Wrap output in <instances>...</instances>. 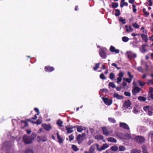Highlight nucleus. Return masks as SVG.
Here are the masks:
<instances>
[{"label": "nucleus", "instance_id": "nucleus-5", "mask_svg": "<svg viewBox=\"0 0 153 153\" xmlns=\"http://www.w3.org/2000/svg\"><path fill=\"white\" fill-rule=\"evenodd\" d=\"M102 128L104 134L106 136H107L112 132L111 131L109 130L105 126L102 127Z\"/></svg>", "mask_w": 153, "mask_h": 153}, {"label": "nucleus", "instance_id": "nucleus-11", "mask_svg": "<svg viewBox=\"0 0 153 153\" xmlns=\"http://www.w3.org/2000/svg\"><path fill=\"white\" fill-rule=\"evenodd\" d=\"M74 128V126H71L70 125L66 126V129L67 131V133L68 134H69L72 133L73 131L72 130V129Z\"/></svg>", "mask_w": 153, "mask_h": 153}, {"label": "nucleus", "instance_id": "nucleus-28", "mask_svg": "<svg viewBox=\"0 0 153 153\" xmlns=\"http://www.w3.org/2000/svg\"><path fill=\"white\" fill-rule=\"evenodd\" d=\"M108 120L110 123H115L116 122V120L114 118L109 117L108 118Z\"/></svg>", "mask_w": 153, "mask_h": 153}, {"label": "nucleus", "instance_id": "nucleus-21", "mask_svg": "<svg viewBox=\"0 0 153 153\" xmlns=\"http://www.w3.org/2000/svg\"><path fill=\"white\" fill-rule=\"evenodd\" d=\"M141 37L143 40L145 42H147L148 39L147 35H146L144 34H142L141 35Z\"/></svg>", "mask_w": 153, "mask_h": 153}, {"label": "nucleus", "instance_id": "nucleus-16", "mask_svg": "<svg viewBox=\"0 0 153 153\" xmlns=\"http://www.w3.org/2000/svg\"><path fill=\"white\" fill-rule=\"evenodd\" d=\"M10 142L9 141L6 142L4 143L2 145V149H7L8 147H9V144Z\"/></svg>", "mask_w": 153, "mask_h": 153}, {"label": "nucleus", "instance_id": "nucleus-61", "mask_svg": "<svg viewBox=\"0 0 153 153\" xmlns=\"http://www.w3.org/2000/svg\"><path fill=\"white\" fill-rule=\"evenodd\" d=\"M84 153H94V152L89 149V151H85Z\"/></svg>", "mask_w": 153, "mask_h": 153}, {"label": "nucleus", "instance_id": "nucleus-48", "mask_svg": "<svg viewBox=\"0 0 153 153\" xmlns=\"http://www.w3.org/2000/svg\"><path fill=\"white\" fill-rule=\"evenodd\" d=\"M143 11L144 12V14L146 15L145 16H147L149 15V13L146 11V10L145 9H143Z\"/></svg>", "mask_w": 153, "mask_h": 153}, {"label": "nucleus", "instance_id": "nucleus-27", "mask_svg": "<svg viewBox=\"0 0 153 153\" xmlns=\"http://www.w3.org/2000/svg\"><path fill=\"white\" fill-rule=\"evenodd\" d=\"M126 31L129 33L130 32H132L133 31V29L132 28L131 26H129L128 28L126 29Z\"/></svg>", "mask_w": 153, "mask_h": 153}, {"label": "nucleus", "instance_id": "nucleus-25", "mask_svg": "<svg viewBox=\"0 0 153 153\" xmlns=\"http://www.w3.org/2000/svg\"><path fill=\"white\" fill-rule=\"evenodd\" d=\"M77 131L79 132H81L83 130V128L81 126H76ZM84 128V127H83Z\"/></svg>", "mask_w": 153, "mask_h": 153}, {"label": "nucleus", "instance_id": "nucleus-1", "mask_svg": "<svg viewBox=\"0 0 153 153\" xmlns=\"http://www.w3.org/2000/svg\"><path fill=\"white\" fill-rule=\"evenodd\" d=\"M36 137V136L34 134H32L31 136L25 135L23 137V140L24 143L29 144L32 142Z\"/></svg>", "mask_w": 153, "mask_h": 153}, {"label": "nucleus", "instance_id": "nucleus-38", "mask_svg": "<svg viewBox=\"0 0 153 153\" xmlns=\"http://www.w3.org/2000/svg\"><path fill=\"white\" fill-rule=\"evenodd\" d=\"M95 138L97 139L103 140V137L102 135H99L95 136Z\"/></svg>", "mask_w": 153, "mask_h": 153}, {"label": "nucleus", "instance_id": "nucleus-15", "mask_svg": "<svg viewBox=\"0 0 153 153\" xmlns=\"http://www.w3.org/2000/svg\"><path fill=\"white\" fill-rule=\"evenodd\" d=\"M42 126L47 131L50 130L52 128V127L50 125L43 124L42 125Z\"/></svg>", "mask_w": 153, "mask_h": 153}, {"label": "nucleus", "instance_id": "nucleus-42", "mask_svg": "<svg viewBox=\"0 0 153 153\" xmlns=\"http://www.w3.org/2000/svg\"><path fill=\"white\" fill-rule=\"evenodd\" d=\"M138 83L141 86H143L145 85L146 82H142L140 80H138Z\"/></svg>", "mask_w": 153, "mask_h": 153}, {"label": "nucleus", "instance_id": "nucleus-23", "mask_svg": "<svg viewBox=\"0 0 153 153\" xmlns=\"http://www.w3.org/2000/svg\"><path fill=\"white\" fill-rule=\"evenodd\" d=\"M114 97L118 99H121L123 98V97L121 96L118 94L117 93H114Z\"/></svg>", "mask_w": 153, "mask_h": 153}, {"label": "nucleus", "instance_id": "nucleus-20", "mask_svg": "<svg viewBox=\"0 0 153 153\" xmlns=\"http://www.w3.org/2000/svg\"><path fill=\"white\" fill-rule=\"evenodd\" d=\"M107 140L108 142L116 143L117 142V140L114 138L112 137H109L107 138Z\"/></svg>", "mask_w": 153, "mask_h": 153}, {"label": "nucleus", "instance_id": "nucleus-55", "mask_svg": "<svg viewBox=\"0 0 153 153\" xmlns=\"http://www.w3.org/2000/svg\"><path fill=\"white\" fill-rule=\"evenodd\" d=\"M148 2V4L149 6H152V2L151 0H149Z\"/></svg>", "mask_w": 153, "mask_h": 153}, {"label": "nucleus", "instance_id": "nucleus-8", "mask_svg": "<svg viewBox=\"0 0 153 153\" xmlns=\"http://www.w3.org/2000/svg\"><path fill=\"white\" fill-rule=\"evenodd\" d=\"M118 75L119 77L117 78V82L118 84H119L120 82H121L122 80V78L124 75V73L122 72H120L118 74Z\"/></svg>", "mask_w": 153, "mask_h": 153}, {"label": "nucleus", "instance_id": "nucleus-29", "mask_svg": "<svg viewBox=\"0 0 153 153\" xmlns=\"http://www.w3.org/2000/svg\"><path fill=\"white\" fill-rule=\"evenodd\" d=\"M111 149L112 151L114 152L117 151L118 150V147L116 146H112Z\"/></svg>", "mask_w": 153, "mask_h": 153}, {"label": "nucleus", "instance_id": "nucleus-60", "mask_svg": "<svg viewBox=\"0 0 153 153\" xmlns=\"http://www.w3.org/2000/svg\"><path fill=\"white\" fill-rule=\"evenodd\" d=\"M34 110L36 112L38 113L37 115H39V109L38 108H34Z\"/></svg>", "mask_w": 153, "mask_h": 153}, {"label": "nucleus", "instance_id": "nucleus-24", "mask_svg": "<svg viewBox=\"0 0 153 153\" xmlns=\"http://www.w3.org/2000/svg\"><path fill=\"white\" fill-rule=\"evenodd\" d=\"M141 151L139 150L133 149L131 151L130 153H140Z\"/></svg>", "mask_w": 153, "mask_h": 153}, {"label": "nucleus", "instance_id": "nucleus-30", "mask_svg": "<svg viewBox=\"0 0 153 153\" xmlns=\"http://www.w3.org/2000/svg\"><path fill=\"white\" fill-rule=\"evenodd\" d=\"M108 86L109 87H111L113 88H116V85L113 82H109L108 84Z\"/></svg>", "mask_w": 153, "mask_h": 153}, {"label": "nucleus", "instance_id": "nucleus-53", "mask_svg": "<svg viewBox=\"0 0 153 153\" xmlns=\"http://www.w3.org/2000/svg\"><path fill=\"white\" fill-rule=\"evenodd\" d=\"M127 74L129 78L132 79V78H133V76L131 74V73L130 72H128L127 73Z\"/></svg>", "mask_w": 153, "mask_h": 153}, {"label": "nucleus", "instance_id": "nucleus-19", "mask_svg": "<svg viewBox=\"0 0 153 153\" xmlns=\"http://www.w3.org/2000/svg\"><path fill=\"white\" fill-rule=\"evenodd\" d=\"M54 68L53 67L50 66L45 67V70L47 72H51L54 70Z\"/></svg>", "mask_w": 153, "mask_h": 153}, {"label": "nucleus", "instance_id": "nucleus-31", "mask_svg": "<svg viewBox=\"0 0 153 153\" xmlns=\"http://www.w3.org/2000/svg\"><path fill=\"white\" fill-rule=\"evenodd\" d=\"M129 39L126 36H123L122 38V41L124 42H127Z\"/></svg>", "mask_w": 153, "mask_h": 153}, {"label": "nucleus", "instance_id": "nucleus-64", "mask_svg": "<svg viewBox=\"0 0 153 153\" xmlns=\"http://www.w3.org/2000/svg\"><path fill=\"white\" fill-rule=\"evenodd\" d=\"M122 85L123 86L125 87L127 85V84L126 82H123L122 83Z\"/></svg>", "mask_w": 153, "mask_h": 153}, {"label": "nucleus", "instance_id": "nucleus-33", "mask_svg": "<svg viewBox=\"0 0 153 153\" xmlns=\"http://www.w3.org/2000/svg\"><path fill=\"white\" fill-rule=\"evenodd\" d=\"M115 77V75L113 73H111L109 75V78L113 80Z\"/></svg>", "mask_w": 153, "mask_h": 153}, {"label": "nucleus", "instance_id": "nucleus-58", "mask_svg": "<svg viewBox=\"0 0 153 153\" xmlns=\"http://www.w3.org/2000/svg\"><path fill=\"white\" fill-rule=\"evenodd\" d=\"M69 138L70 139V140L71 141L73 140L74 139V137L72 134H71L69 136Z\"/></svg>", "mask_w": 153, "mask_h": 153}, {"label": "nucleus", "instance_id": "nucleus-36", "mask_svg": "<svg viewBox=\"0 0 153 153\" xmlns=\"http://www.w3.org/2000/svg\"><path fill=\"white\" fill-rule=\"evenodd\" d=\"M115 12L116 13H115V15L116 16H118L120 15V10L119 9H116L115 10Z\"/></svg>", "mask_w": 153, "mask_h": 153}, {"label": "nucleus", "instance_id": "nucleus-22", "mask_svg": "<svg viewBox=\"0 0 153 153\" xmlns=\"http://www.w3.org/2000/svg\"><path fill=\"white\" fill-rule=\"evenodd\" d=\"M148 113L149 115L151 116L153 115V107H150L148 111Z\"/></svg>", "mask_w": 153, "mask_h": 153}, {"label": "nucleus", "instance_id": "nucleus-14", "mask_svg": "<svg viewBox=\"0 0 153 153\" xmlns=\"http://www.w3.org/2000/svg\"><path fill=\"white\" fill-rule=\"evenodd\" d=\"M141 91L140 88L137 87H134L132 90V93L134 94H136L140 92Z\"/></svg>", "mask_w": 153, "mask_h": 153}, {"label": "nucleus", "instance_id": "nucleus-44", "mask_svg": "<svg viewBox=\"0 0 153 153\" xmlns=\"http://www.w3.org/2000/svg\"><path fill=\"white\" fill-rule=\"evenodd\" d=\"M151 106H144L143 108V109L144 111H148L149 110V108H150Z\"/></svg>", "mask_w": 153, "mask_h": 153}, {"label": "nucleus", "instance_id": "nucleus-9", "mask_svg": "<svg viewBox=\"0 0 153 153\" xmlns=\"http://www.w3.org/2000/svg\"><path fill=\"white\" fill-rule=\"evenodd\" d=\"M120 126L126 130H129L130 129L128 125L125 123L120 122Z\"/></svg>", "mask_w": 153, "mask_h": 153}, {"label": "nucleus", "instance_id": "nucleus-13", "mask_svg": "<svg viewBox=\"0 0 153 153\" xmlns=\"http://www.w3.org/2000/svg\"><path fill=\"white\" fill-rule=\"evenodd\" d=\"M110 51L111 52H115L116 53H119V50L118 49H117L113 46H111Z\"/></svg>", "mask_w": 153, "mask_h": 153}, {"label": "nucleus", "instance_id": "nucleus-37", "mask_svg": "<svg viewBox=\"0 0 153 153\" xmlns=\"http://www.w3.org/2000/svg\"><path fill=\"white\" fill-rule=\"evenodd\" d=\"M119 21L120 22H122L123 24H125L126 23V19H123L122 17H120L119 19Z\"/></svg>", "mask_w": 153, "mask_h": 153}, {"label": "nucleus", "instance_id": "nucleus-26", "mask_svg": "<svg viewBox=\"0 0 153 153\" xmlns=\"http://www.w3.org/2000/svg\"><path fill=\"white\" fill-rule=\"evenodd\" d=\"M100 63L95 64V66L93 68V69L94 71H96L99 68Z\"/></svg>", "mask_w": 153, "mask_h": 153}, {"label": "nucleus", "instance_id": "nucleus-52", "mask_svg": "<svg viewBox=\"0 0 153 153\" xmlns=\"http://www.w3.org/2000/svg\"><path fill=\"white\" fill-rule=\"evenodd\" d=\"M133 111L135 114H137L139 112L138 110L137 109H136L135 107H134V109L133 110Z\"/></svg>", "mask_w": 153, "mask_h": 153}, {"label": "nucleus", "instance_id": "nucleus-10", "mask_svg": "<svg viewBox=\"0 0 153 153\" xmlns=\"http://www.w3.org/2000/svg\"><path fill=\"white\" fill-rule=\"evenodd\" d=\"M146 127L143 126H139L137 128V131L140 133H143L146 131Z\"/></svg>", "mask_w": 153, "mask_h": 153}, {"label": "nucleus", "instance_id": "nucleus-12", "mask_svg": "<svg viewBox=\"0 0 153 153\" xmlns=\"http://www.w3.org/2000/svg\"><path fill=\"white\" fill-rule=\"evenodd\" d=\"M146 46H148V45L146 44H143L142 45V47H140V50L141 52L145 53L146 51L147 50L145 48Z\"/></svg>", "mask_w": 153, "mask_h": 153}, {"label": "nucleus", "instance_id": "nucleus-41", "mask_svg": "<svg viewBox=\"0 0 153 153\" xmlns=\"http://www.w3.org/2000/svg\"><path fill=\"white\" fill-rule=\"evenodd\" d=\"M132 25L133 27L135 28H138L139 27V25H138L136 22L132 23Z\"/></svg>", "mask_w": 153, "mask_h": 153}, {"label": "nucleus", "instance_id": "nucleus-63", "mask_svg": "<svg viewBox=\"0 0 153 153\" xmlns=\"http://www.w3.org/2000/svg\"><path fill=\"white\" fill-rule=\"evenodd\" d=\"M149 91L151 93H153V88L152 87H150L149 88Z\"/></svg>", "mask_w": 153, "mask_h": 153}, {"label": "nucleus", "instance_id": "nucleus-32", "mask_svg": "<svg viewBox=\"0 0 153 153\" xmlns=\"http://www.w3.org/2000/svg\"><path fill=\"white\" fill-rule=\"evenodd\" d=\"M138 100L140 101H145L146 100V99L144 97L139 96L138 97Z\"/></svg>", "mask_w": 153, "mask_h": 153}, {"label": "nucleus", "instance_id": "nucleus-50", "mask_svg": "<svg viewBox=\"0 0 153 153\" xmlns=\"http://www.w3.org/2000/svg\"><path fill=\"white\" fill-rule=\"evenodd\" d=\"M136 69L140 72H143L142 68L141 66L138 67Z\"/></svg>", "mask_w": 153, "mask_h": 153}, {"label": "nucleus", "instance_id": "nucleus-46", "mask_svg": "<svg viewBox=\"0 0 153 153\" xmlns=\"http://www.w3.org/2000/svg\"><path fill=\"white\" fill-rule=\"evenodd\" d=\"M25 153H33V152L31 149H28L26 151Z\"/></svg>", "mask_w": 153, "mask_h": 153}, {"label": "nucleus", "instance_id": "nucleus-4", "mask_svg": "<svg viewBox=\"0 0 153 153\" xmlns=\"http://www.w3.org/2000/svg\"><path fill=\"white\" fill-rule=\"evenodd\" d=\"M102 99L105 104L107 105H111L112 102V101L111 99H109L107 98L103 97L102 98Z\"/></svg>", "mask_w": 153, "mask_h": 153}, {"label": "nucleus", "instance_id": "nucleus-62", "mask_svg": "<svg viewBox=\"0 0 153 153\" xmlns=\"http://www.w3.org/2000/svg\"><path fill=\"white\" fill-rule=\"evenodd\" d=\"M77 140L78 141V143L79 144H80L82 143V140H81L80 139H78V140L77 139Z\"/></svg>", "mask_w": 153, "mask_h": 153}, {"label": "nucleus", "instance_id": "nucleus-34", "mask_svg": "<svg viewBox=\"0 0 153 153\" xmlns=\"http://www.w3.org/2000/svg\"><path fill=\"white\" fill-rule=\"evenodd\" d=\"M62 123L63 122L60 119L58 120L57 122V124L59 126H62Z\"/></svg>", "mask_w": 153, "mask_h": 153}, {"label": "nucleus", "instance_id": "nucleus-47", "mask_svg": "<svg viewBox=\"0 0 153 153\" xmlns=\"http://www.w3.org/2000/svg\"><path fill=\"white\" fill-rule=\"evenodd\" d=\"M100 78L102 79H105V77L103 74H101L100 76Z\"/></svg>", "mask_w": 153, "mask_h": 153}, {"label": "nucleus", "instance_id": "nucleus-49", "mask_svg": "<svg viewBox=\"0 0 153 153\" xmlns=\"http://www.w3.org/2000/svg\"><path fill=\"white\" fill-rule=\"evenodd\" d=\"M58 139L59 140V143H61L63 142V140L62 138H61L60 136L58 137H57Z\"/></svg>", "mask_w": 153, "mask_h": 153}, {"label": "nucleus", "instance_id": "nucleus-59", "mask_svg": "<svg viewBox=\"0 0 153 153\" xmlns=\"http://www.w3.org/2000/svg\"><path fill=\"white\" fill-rule=\"evenodd\" d=\"M149 136H150L152 138H153V131H151L149 133Z\"/></svg>", "mask_w": 153, "mask_h": 153}, {"label": "nucleus", "instance_id": "nucleus-56", "mask_svg": "<svg viewBox=\"0 0 153 153\" xmlns=\"http://www.w3.org/2000/svg\"><path fill=\"white\" fill-rule=\"evenodd\" d=\"M153 83V80L152 79H149L148 80L147 83L148 84H152Z\"/></svg>", "mask_w": 153, "mask_h": 153}, {"label": "nucleus", "instance_id": "nucleus-17", "mask_svg": "<svg viewBox=\"0 0 153 153\" xmlns=\"http://www.w3.org/2000/svg\"><path fill=\"white\" fill-rule=\"evenodd\" d=\"M96 146L97 149L99 148V145L98 144H93L90 147L89 149L94 152Z\"/></svg>", "mask_w": 153, "mask_h": 153}, {"label": "nucleus", "instance_id": "nucleus-51", "mask_svg": "<svg viewBox=\"0 0 153 153\" xmlns=\"http://www.w3.org/2000/svg\"><path fill=\"white\" fill-rule=\"evenodd\" d=\"M132 7H133L132 8H133V12L134 13L136 12L137 11V9L135 8V7H136V5H135L134 4H133L132 5Z\"/></svg>", "mask_w": 153, "mask_h": 153}, {"label": "nucleus", "instance_id": "nucleus-40", "mask_svg": "<svg viewBox=\"0 0 153 153\" xmlns=\"http://www.w3.org/2000/svg\"><path fill=\"white\" fill-rule=\"evenodd\" d=\"M118 6V4L117 3H113L112 4V7L114 8H117Z\"/></svg>", "mask_w": 153, "mask_h": 153}, {"label": "nucleus", "instance_id": "nucleus-7", "mask_svg": "<svg viewBox=\"0 0 153 153\" xmlns=\"http://www.w3.org/2000/svg\"><path fill=\"white\" fill-rule=\"evenodd\" d=\"M135 139L137 142L140 143H143L145 140V138L141 136L136 137Z\"/></svg>", "mask_w": 153, "mask_h": 153}, {"label": "nucleus", "instance_id": "nucleus-2", "mask_svg": "<svg viewBox=\"0 0 153 153\" xmlns=\"http://www.w3.org/2000/svg\"><path fill=\"white\" fill-rule=\"evenodd\" d=\"M107 51V49L105 48H102L99 50V55L102 58L105 59L106 58V52Z\"/></svg>", "mask_w": 153, "mask_h": 153}, {"label": "nucleus", "instance_id": "nucleus-6", "mask_svg": "<svg viewBox=\"0 0 153 153\" xmlns=\"http://www.w3.org/2000/svg\"><path fill=\"white\" fill-rule=\"evenodd\" d=\"M123 107L125 108L129 109L130 110L132 108V107L131 106V103L129 100L125 102L123 105Z\"/></svg>", "mask_w": 153, "mask_h": 153}, {"label": "nucleus", "instance_id": "nucleus-35", "mask_svg": "<svg viewBox=\"0 0 153 153\" xmlns=\"http://www.w3.org/2000/svg\"><path fill=\"white\" fill-rule=\"evenodd\" d=\"M72 148L74 151H77L79 150V149L77 148V147L74 145H72Z\"/></svg>", "mask_w": 153, "mask_h": 153}, {"label": "nucleus", "instance_id": "nucleus-43", "mask_svg": "<svg viewBox=\"0 0 153 153\" xmlns=\"http://www.w3.org/2000/svg\"><path fill=\"white\" fill-rule=\"evenodd\" d=\"M126 150L125 147L123 146H120L119 147V151H125Z\"/></svg>", "mask_w": 153, "mask_h": 153}, {"label": "nucleus", "instance_id": "nucleus-54", "mask_svg": "<svg viewBox=\"0 0 153 153\" xmlns=\"http://www.w3.org/2000/svg\"><path fill=\"white\" fill-rule=\"evenodd\" d=\"M125 95L127 96H130L131 95V94L129 92L126 91L124 92Z\"/></svg>", "mask_w": 153, "mask_h": 153}, {"label": "nucleus", "instance_id": "nucleus-45", "mask_svg": "<svg viewBox=\"0 0 153 153\" xmlns=\"http://www.w3.org/2000/svg\"><path fill=\"white\" fill-rule=\"evenodd\" d=\"M84 135L85 134H79L77 137V139H80L81 137H83L84 136Z\"/></svg>", "mask_w": 153, "mask_h": 153}, {"label": "nucleus", "instance_id": "nucleus-39", "mask_svg": "<svg viewBox=\"0 0 153 153\" xmlns=\"http://www.w3.org/2000/svg\"><path fill=\"white\" fill-rule=\"evenodd\" d=\"M124 80H125L126 82L128 83H130L131 82L132 80V79L131 78H124L123 79Z\"/></svg>", "mask_w": 153, "mask_h": 153}, {"label": "nucleus", "instance_id": "nucleus-57", "mask_svg": "<svg viewBox=\"0 0 153 153\" xmlns=\"http://www.w3.org/2000/svg\"><path fill=\"white\" fill-rule=\"evenodd\" d=\"M142 148L143 150V152H144V151H147V150L146 149V147L145 145H143L142 146Z\"/></svg>", "mask_w": 153, "mask_h": 153}, {"label": "nucleus", "instance_id": "nucleus-3", "mask_svg": "<svg viewBox=\"0 0 153 153\" xmlns=\"http://www.w3.org/2000/svg\"><path fill=\"white\" fill-rule=\"evenodd\" d=\"M126 56L129 59L135 58L137 57L136 54L131 51H127L126 53Z\"/></svg>", "mask_w": 153, "mask_h": 153}, {"label": "nucleus", "instance_id": "nucleus-18", "mask_svg": "<svg viewBox=\"0 0 153 153\" xmlns=\"http://www.w3.org/2000/svg\"><path fill=\"white\" fill-rule=\"evenodd\" d=\"M108 146H109L108 144H104L102 146V147L101 149H99V148H97V150L101 151L107 148L108 147Z\"/></svg>", "mask_w": 153, "mask_h": 153}]
</instances>
